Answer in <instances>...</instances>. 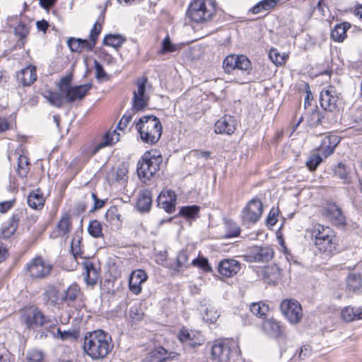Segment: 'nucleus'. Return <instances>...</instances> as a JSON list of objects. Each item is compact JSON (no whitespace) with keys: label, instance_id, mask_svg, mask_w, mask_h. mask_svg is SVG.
<instances>
[{"label":"nucleus","instance_id":"nucleus-1","mask_svg":"<svg viewBox=\"0 0 362 362\" xmlns=\"http://www.w3.org/2000/svg\"><path fill=\"white\" fill-rule=\"evenodd\" d=\"M111 337L101 329L86 334L83 340V350L93 360L104 358L112 349Z\"/></svg>","mask_w":362,"mask_h":362},{"label":"nucleus","instance_id":"nucleus-2","mask_svg":"<svg viewBox=\"0 0 362 362\" xmlns=\"http://www.w3.org/2000/svg\"><path fill=\"white\" fill-rule=\"evenodd\" d=\"M136 129L141 141L147 144H156L162 134L163 127L160 119L153 115L143 116L136 123Z\"/></svg>","mask_w":362,"mask_h":362},{"label":"nucleus","instance_id":"nucleus-3","mask_svg":"<svg viewBox=\"0 0 362 362\" xmlns=\"http://www.w3.org/2000/svg\"><path fill=\"white\" fill-rule=\"evenodd\" d=\"M216 11V2L214 0H192L186 14L192 21L202 23L211 21Z\"/></svg>","mask_w":362,"mask_h":362},{"label":"nucleus","instance_id":"nucleus-4","mask_svg":"<svg viewBox=\"0 0 362 362\" xmlns=\"http://www.w3.org/2000/svg\"><path fill=\"white\" fill-rule=\"evenodd\" d=\"M163 158L158 151L151 149L145 152L137 163L139 178L144 182L149 180L159 170Z\"/></svg>","mask_w":362,"mask_h":362},{"label":"nucleus","instance_id":"nucleus-5","mask_svg":"<svg viewBox=\"0 0 362 362\" xmlns=\"http://www.w3.org/2000/svg\"><path fill=\"white\" fill-rule=\"evenodd\" d=\"M339 142L337 136L329 135L323 138L318 148L319 153L311 154L306 161V165L310 170H315L322 161V156L327 158L331 155Z\"/></svg>","mask_w":362,"mask_h":362},{"label":"nucleus","instance_id":"nucleus-6","mask_svg":"<svg viewBox=\"0 0 362 362\" xmlns=\"http://www.w3.org/2000/svg\"><path fill=\"white\" fill-rule=\"evenodd\" d=\"M317 248L322 252L332 253L337 250V240L329 227L317 225L314 232Z\"/></svg>","mask_w":362,"mask_h":362},{"label":"nucleus","instance_id":"nucleus-7","mask_svg":"<svg viewBox=\"0 0 362 362\" xmlns=\"http://www.w3.org/2000/svg\"><path fill=\"white\" fill-rule=\"evenodd\" d=\"M223 68L227 74L238 70L246 75H249L252 70L250 60L243 54L228 55L223 62Z\"/></svg>","mask_w":362,"mask_h":362},{"label":"nucleus","instance_id":"nucleus-8","mask_svg":"<svg viewBox=\"0 0 362 362\" xmlns=\"http://www.w3.org/2000/svg\"><path fill=\"white\" fill-rule=\"evenodd\" d=\"M45 315L35 306L25 308L21 313L20 320L21 323L29 329H37L44 322Z\"/></svg>","mask_w":362,"mask_h":362},{"label":"nucleus","instance_id":"nucleus-9","mask_svg":"<svg viewBox=\"0 0 362 362\" xmlns=\"http://www.w3.org/2000/svg\"><path fill=\"white\" fill-rule=\"evenodd\" d=\"M237 347L234 341H216L211 349V359L216 362H228L232 351Z\"/></svg>","mask_w":362,"mask_h":362},{"label":"nucleus","instance_id":"nucleus-10","mask_svg":"<svg viewBox=\"0 0 362 362\" xmlns=\"http://www.w3.org/2000/svg\"><path fill=\"white\" fill-rule=\"evenodd\" d=\"M280 309L291 324L296 325L303 317L302 307L298 301L293 299H285L280 305Z\"/></svg>","mask_w":362,"mask_h":362},{"label":"nucleus","instance_id":"nucleus-11","mask_svg":"<svg viewBox=\"0 0 362 362\" xmlns=\"http://www.w3.org/2000/svg\"><path fill=\"white\" fill-rule=\"evenodd\" d=\"M274 252L269 246H253L242 256L248 262H268L274 257Z\"/></svg>","mask_w":362,"mask_h":362},{"label":"nucleus","instance_id":"nucleus-12","mask_svg":"<svg viewBox=\"0 0 362 362\" xmlns=\"http://www.w3.org/2000/svg\"><path fill=\"white\" fill-rule=\"evenodd\" d=\"M52 269V265L41 257L33 259L26 266V270L33 279H42L47 276Z\"/></svg>","mask_w":362,"mask_h":362},{"label":"nucleus","instance_id":"nucleus-13","mask_svg":"<svg viewBox=\"0 0 362 362\" xmlns=\"http://www.w3.org/2000/svg\"><path fill=\"white\" fill-rule=\"evenodd\" d=\"M262 212V202L258 199H252L242 211V221L244 224L255 223L261 217Z\"/></svg>","mask_w":362,"mask_h":362},{"label":"nucleus","instance_id":"nucleus-14","mask_svg":"<svg viewBox=\"0 0 362 362\" xmlns=\"http://www.w3.org/2000/svg\"><path fill=\"white\" fill-rule=\"evenodd\" d=\"M148 79L146 77L139 78L136 81L137 90L134 91L133 105L134 110L140 111L148 105V97L145 95Z\"/></svg>","mask_w":362,"mask_h":362},{"label":"nucleus","instance_id":"nucleus-15","mask_svg":"<svg viewBox=\"0 0 362 362\" xmlns=\"http://www.w3.org/2000/svg\"><path fill=\"white\" fill-rule=\"evenodd\" d=\"M338 100V94L334 87L332 86L323 88L320 93V103L325 110L329 112L336 110Z\"/></svg>","mask_w":362,"mask_h":362},{"label":"nucleus","instance_id":"nucleus-16","mask_svg":"<svg viewBox=\"0 0 362 362\" xmlns=\"http://www.w3.org/2000/svg\"><path fill=\"white\" fill-rule=\"evenodd\" d=\"M148 276L144 270L137 269L131 274L129 279V290L138 295L141 291V284L147 280Z\"/></svg>","mask_w":362,"mask_h":362},{"label":"nucleus","instance_id":"nucleus-17","mask_svg":"<svg viewBox=\"0 0 362 362\" xmlns=\"http://www.w3.org/2000/svg\"><path fill=\"white\" fill-rule=\"evenodd\" d=\"M235 130V120L229 115H225L215 124L214 132L216 134H232Z\"/></svg>","mask_w":362,"mask_h":362},{"label":"nucleus","instance_id":"nucleus-18","mask_svg":"<svg viewBox=\"0 0 362 362\" xmlns=\"http://www.w3.org/2000/svg\"><path fill=\"white\" fill-rule=\"evenodd\" d=\"M91 88V83H86L66 88V93H64L66 101L67 103H72L76 100H81L83 98Z\"/></svg>","mask_w":362,"mask_h":362},{"label":"nucleus","instance_id":"nucleus-19","mask_svg":"<svg viewBox=\"0 0 362 362\" xmlns=\"http://www.w3.org/2000/svg\"><path fill=\"white\" fill-rule=\"evenodd\" d=\"M158 205L168 213L175 211L176 203L175 193L172 190L162 192L158 197Z\"/></svg>","mask_w":362,"mask_h":362},{"label":"nucleus","instance_id":"nucleus-20","mask_svg":"<svg viewBox=\"0 0 362 362\" xmlns=\"http://www.w3.org/2000/svg\"><path fill=\"white\" fill-rule=\"evenodd\" d=\"M240 269V264L233 259H226L220 262L218 272L222 276L230 277L236 274Z\"/></svg>","mask_w":362,"mask_h":362},{"label":"nucleus","instance_id":"nucleus-21","mask_svg":"<svg viewBox=\"0 0 362 362\" xmlns=\"http://www.w3.org/2000/svg\"><path fill=\"white\" fill-rule=\"evenodd\" d=\"M175 355V352H168L163 347L159 346L152 350L143 362H163L169 358H174Z\"/></svg>","mask_w":362,"mask_h":362},{"label":"nucleus","instance_id":"nucleus-22","mask_svg":"<svg viewBox=\"0 0 362 362\" xmlns=\"http://www.w3.org/2000/svg\"><path fill=\"white\" fill-rule=\"evenodd\" d=\"M43 321L44 322L40 327H42L44 331L38 333L39 338L45 339L50 335L54 339L56 337L57 329L58 328L57 327L58 324L57 318L45 315Z\"/></svg>","mask_w":362,"mask_h":362},{"label":"nucleus","instance_id":"nucleus-23","mask_svg":"<svg viewBox=\"0 0 362 362\" xmlns=\"http://www.w3.org/2000/svg\"><path fill=\"white\" fill-rule=\"evenodd\" d=\"M16 77L23 86H30L37 78L35 67L28 66L23 69L17 74Z\"/></svg>","mask_w":362,"mask_h":362},{"label":"nucleus","instance_id":"nucleus-24","mask_svg":"<svg viewBox=\"0 0 362 362\" xmlns=\"http://www.w3.org/2000/svg\"><path fill=\"white\" fill-rule=\"evenodd\" d=\"M43 300L47 305L56 306L62 302V294L56 287L49 286L43 293Z\"/></svg>","mask_w":362,"mask_h":362},{"label":"nucleus","instance_id":"nucleus-25","mask_svg":"<svg viewBox=\"0 0 362 362\" xmlns=\"http://www.w3.org/2000/svg\"><path fill=\"white\" fill-rule=\"evenodd\" d=\"M263 331L269 336L279 338L282 335V329L279 322L274 318L264 320L262 323Z\"/></svg>","mask_w":362,"mask_h":362},{"label":"nucleus","instance_id":"nucleus-26","mask_svg":"<svg viewBox=\"0 0 362 362\" xmlns=\"http://www.w3.org/2000/svg\"><path fill=\"white\" fill-rule=\"evenodd\" d=\"M119 141V134L116 132V130L110 131L105 133V134L103 136L101 141H100L94 147L92 154L94 155L98 153L100 149L106 147L112 146L113 144Z\"/></svg>","mask_w":362,"mask_h":362},{"label":"nucleus","instance_id":"nucleus-27","mask_svg":"<svg viewBox=\"0 0 362 362\" xmlns=\"http://www.w3.org/2000/svg\"><path fill=\"white\" fill-rule=\"evenodd\" d=\"M45 98L53 106L56 107H61L63 106L66 101V96L64 93L52 92L50 90L45 92L43 94Z\"/></svg>","mask_w":362,"mask_h":362},{"label":"nucleus","instance_id":"nucleus-28","mask_svg":"<svg viewBox=\"0 0 362 362\" xmlns=\"http://www.w3.org/2000/svg\"><path fill=\"white\" fill-rule=\"evenodd\" d=\"M20 221L19 214H14L10 218L8 226L4 227L1 232V238L6 239L13 235L18 226Z\"/></svg>","mask_w":362,"mask_h":362},{"label":"nucleus","instance_id":"nucleus-29","mask_svg":"<svg viewBox=\"0 0 362 362\" xmlns=\"http://www.w3.org/2000/svg\"><path fill=\"white\" fill-rule=\"evenodd\" d=\"M28 204L31 208L37 210L43 207L45 198L40 189H37L30 193L28 197Z\"/></svg>","mask_w":362,"mask_h":362},{"label":"nucleus","instance_id":"nucleus-30","mask_svg":"<svg viewBox=\"0 0 362 362\" xmlns=\"http://www.w3.org/2000/svg\"><path fill=\"white\" fill-rule=\"evenodd\" d=\"M83 265L85 270L84 279L86 284L91 286L95 285L97 283L99 276L97 269L91 262L88 261H86Z\"/></svg>","mask_w":362,"mask_h":362},{"label":"nucleus","instance_id":"nucleus-31","mask_svg":"<svg viewBox=\"0 0 362 362\" xmlns=\"http://www.w3.org/2000/svg\"><path fill=\"white\" fill-rule=\"evenodd\" d=\"M341 315L344 321L351 322L362 319V310L360 308L347 306L342 310Z\"/></svg>","mask_w":362,"mask_h":362},{"label":"nucleus","instance_id":"nucleus-32","mask_svg":"<svg viewBox=\"0 0 362 362\" xmlns=\"http://www.w3.org/2000/svg\"><path fill=\"white\" fill-rule=\"evenodd\" d=\"M350 28L349 23H342L334 26L331 32V37L334 41L342 42L346 37V31Z\"/></svg>","mask_w":362,"mask_h":362},{"label":"nucleus","instance_id":"nucleus-33","mask_svg":"<svg viewBox=\"0 0 362 362\" xmlns=\"http://www.w3.org/2000/svg\"><path fill=\"white\" fill-rule=\"evenodd\" d=\"M152 204L151 194L149 191L142 192L137 201V209L141 212L148 211Z\"/></svg>","mask_w":362,"mask_h":362},{"label":"nucleus","instance_id":"nucleus-34","mask_svg":"<svg viewBox=\"0 0 362 362\" xmlns=\"http://www.w3.org/2000/svg\"><path fill=\"white\" fill-rule=\"evenodd\" d=\"M346 286L349 291H358L362 288V274H350L346 279Z\"/></svg>","mask_w":362,"mask_h":362},{"label":"nucleus","instance_id":"nucleus-35","mask_svg":"<svg viewBox=\"0 0 362 362\" xmlns=\"http://www.w3.org/2000/svg\"><path fill=\"white\" fill-rule=\"evenodd\" d=\"M327 214L336 224L343 225L345 223V217L337 205L332 204L329 206L327 209Z\"/></svg>","mask_w":362,"mask_h":362},{"label":"nucleus","instance_id":"nucleus-36","mask_svg":"<svg viewBox=\"0 0 362 362\" xmlns=\"http://www.w3.org/2000/svg\"><path fill=\"white\" fill-rule=\"evenodd\" d=\"M279 0H262L255 5L251 9L250 11L254 14L261 13L262 12L269 11L270 9L273 8L276 3Z\"/></svg>","mask_w":362,"mask_h":362},{"label":"nucleus","instance_id":"nucleus-37","mask_svg":"<svg viewBox=\"0 0 362 362\" xmlns=\"http://www.w3.org/2000/svg\"><path fill=\"white\" fill-rule=\"evenodd\" d=\"M80 293V288L77 284L70 285L62 294V302L69 303L74 301Z\"/></svg>","mask_w":362,"mask_h":362},{"label":"nucleus","instance_id":"nucleus-38","mask_svg":"<svg viewBox=\"0 0 362 362\" xmlns=\"http://www.w3.org/2000/svg\"><path fill=\"white\" fill-rule=\"evenodd\" d=\"M125 42V38L120 35L109 34L103 39V44L115 48L120 47Z\"/></svg>","mask_w":362,"mask_h":362},{"label":"nucleus","instance_id":"nucleus-39","mask_svg":"<svg viewBox=\"0 0 362 362\" xmlns=\"http://www.w3.org/2000/svg\"><path fill=\"white\" fill-rule=\"evenodd\" d=\"M30 170L28 158L25 156L20 155L18 158L17 174L19 177L24 178Z\"/></svg>","mask_w":362,"mask_h":362},{"label":"nucleus","instance_id":"nucleus-40","mask_svg":"<svg viewBox=\"0 0 362 362\" xmlns=\"http://www.w3.org/2000/svg\"><path fill=\"white\" fill-rule=\"evenodd\" d=\"M59 235L61 236L66 235L71 230L70 216L69 214H64L57 225Z\"/></svg>","mask_w":362,"mask_h":362},{"label":"nucleus","instance_id":"nucleus-41","mask_svg":"<svg viewBox=\"0 0 362 362\" xmlns=\"http://www.w3.org/2000/svg\"><path fill=\"white\" fill-rule=\"evenodd\" d=\"M251 313L259 317H264L269 311V306L263 302L252 303L250 305Z\"/></svg>","mask_w":362,"mask_h":362},{"label":"nucleus","instance_id":"nucleus-42","mask_svg":"<svg viewBox=\"0 0 362 362\" xmlns=\"http://www.w3.org/2000/svg\"><path fill=\"white\" fill-rule=\"evenodd\" d=\"M29 32V26L23 22H19L14 28L15 35L19 38V40L21 41L22 45H24L25 39L28 36Z\"/></svg>","mask_w":362,"mask_h":362},{"label":"nucleus","instance_id":"nucleus-43","mask_svg":"<svg viewBox=\"0 0 362 362\" xmlns=\"http://www.w3.org/2000/svg\"><path fill=\"white\" fill-rule=\"evenodd\" d=\"M201 312L203 314V320L207 322H214L219 317V314L214 308H205L202 306Z\"/></svg>","mask_w":362,"mask_h":362},{"label":"nucleus","instance_id":"nucleus-44","mask_svg":"<svg viewBox=\"0 0 362 362\" xmlns=\"http://www.w3.org/2000/svg\"><path fill=\"white\" fill-rule=\"evenodd\" d=\"M199 209V206L196 205L182 206L180 209V214L187 218H194L197 216Z\"/></svg>","mask_w":362,"mask_h":362},{"label":"nucleus","instance_id":"nucleus-45","mask_svg":"<svg viewBox=\"0 0 362 362\" xmlns=\"http://www.w3.org/2000/svg\"><path fill=\"white\" fill-rule=\"evenodd\" d=\"M89 234L95 238L103 236L102 226L97 220L91 221L88 227Z\"/></svg>","mask_w":362,"mask_h":362},{"label":"nucleus","instance_id":"nucleus-46","mask_svg":"<svg viewBox=\"0 0 362 362\" xmlns=\"http://www.w3.org/2000/svg\"><path fill=\"white\" fill-rule=\"evenodd\" d=\"M77 338L78 334L75 330L62 331L59 328H57L56 332V337L54 339L65 341L69 339H76Z\"/></svg>","mask_w":362,"mask_h":362},{"label":"nucleus","instance_id":"nucleus-47","mask_svg":"<svg viewBox=\"0 0 362 362\" xmlns=\"http://www.w3.org/2000/svg\"><path fill=\"white\" fill-rule=\"evenodd\" d=\"M121 214L118 211V209L116 206L110 207L105 214V218L107 221L112 224H118L121 222L120 220Z\"/></svg>","mask_w":362,"mask_h":362},{"label":"nucleus","instance_id":"nucleus-48","mask_svg":"<svg viewBox=\"0 0 362 362\" xmlns=\"http://www.w3.org/2000/svg\"><path fill=\"white\" fill-rule=\"evenodd\" d=\"M129 316L132 323L141 321L144 317V313L141 308L137 305H133L129 311Z\"/></svg>","mask_w":362,"mask_h":362},{"label":"nucleus","instance_id":"nucleus-49","mask_svg":"<svg viewBox=\"0 0 362 362\" xmlns=\"http://www.w3.org/2000/svg\"><path fill=\"white\" fill-rule=\"evenodd\" d=\"M67 45L71 50V52L78 53L82 52L81 38L70 37L67 40Z\"/></svg>","mask_w":362,"mask_h":362},{"label":"nucleus","instance_id":"nucleus-50","mask_svg":"<svg viewBox=\"0 0 362 362\" xmlns=\"http://www.w3.org/2000/svg\"><path fill=\"white\" fill-rule=\"evenodd\" d=\"M178 47L176 45L173 44L170 42V38L168 37L163 41L160 53L173 52L176 51Z\"/></svg>","mask_w":362,"mask_h":362},{"label":"nucleus","instance_id":"nucleus-51","mask_svg":"<svg viewBox=\"0 0 362 362\" xmlns=\"http://www.w3.org/2000/svg\"><path fill=\"white\" fill-rule=\"evenodd\" d=\"M334 174L338 177L344 180V182H348V173L345 168V165L339 163L334 170Z\"/></svg>","mask_w":362,"mask_h":362},{"label":"nucleus","instance_id":"nucleus-52","mask_svg":"<svg viewBox=\"0 0 362 362\" xmlns=\"http://www.w3.org/2000/svg\"><path fill=\"white\" fill-rule=\"evenodd\" d=\"M195 333L193 332H189V330L182 328L178 335V339L185 345L187 343V341L192 337L193 334Z\"/></svg>","mask_w":362,"mask_h":362},{"label":"nucleus","instance_id":"nucleus-53","mask_svg":"<svg viewBox=\"0 0 362 362\" xmlns=\"http://www.w3.org/2000/svg\"><path fill=\"white\" fill-rule=\"evenodd\" d=\"M271 60L276 64H282L285 62V57L281 56L276 49H271L269 54Z\"/></svg>","mask_w":362,"mask_h":362},{"label":"nucleus","instance_id":"nucleus-54","mask_svg":"<svg viewBox=\"0 0 362 362\" xmlns=\"http://www.w3.org/2000/svg\"><path fill=\"white\" fill-rule=\"evenodd\" d=\"M102 30V25L98 22H95L93 27L90 30L89 38L93 40L95 43L98 35H100Z\"/></svg>","mask_w":362,"mask_h":362},{"label":"nucleus","instance_id":"nucleus-55","mask_svg":"<svg viewBox=\"0 0 362 362\" xmlns=\"http://www.w3.org/2000/svg\"><path fill=\"white\" fill-rule=\"evenodd\" d=\"M95 69V77L98 80L103 79L107 77L103 66L96 60L94 61Z\"/></svg>","mask_w":362,"mask_h":362},{"label":"nucleus","instance_id":"nucleus-56","mask_svg":"<svg viewBox=\"0 0 362 362\" xmlns=\"http://www.w3.org/2000/svg\"><path fill=\"white\" fill-rule=\"evenodd\" d=\"M192 264L194 266L198 267L199 268H202L205 271L211 270V267L209 265L208 260L204 258L194 259L192 260Z\"/></svg>","mask_w":362,"mask_h":362},{"label":"nucleus","instance_id":"nucleus-57","mask_svg":"<svg viewBox=\"0 0 362 362\" xmlns=\"http://www.w3.org/2000/svg\"><path fill=\"white\" fill-rule=\"evenodd\" d=\"M127 170L123 166L117 168L115 175L116 180L118 182H124L127 181Z\"/></svg>","mask_w":362,"mask_h":362},{"label":"nucleus","instance_id":"nucleus-58","mask_svg":"<svg viewBox=\"0 0 362 362\" xmlns=\"http://www.w3.org/2000/svg\"><path fill=\"white\" fill-rule=\"evenodd\" d=\"M28 358L30 362H41L43 359V354L38 350H33L29 352Z\"/></svg>","mask_w":362,"mask_h":362},{"label":"nucleus","instance_id":"nucleus-59","mask_svg":"<svg viewBox=\"0 0 362 362\" xmlns=\"http://www.w3.org/2000/svg\"><path fill=\"white\" fill-rule=\"evenodd\" d=\"M188 261V255L185 251H180L177 256V265L178 268L186 266Z\"/></svg>","mask_w":362,"mask_h":362},{"label":"nucleus","instance_id":"nucleus-60","mask_svg":"<svg viewBox=\"0 0 362 362\" xmlns=\"http://www.w3.org/2000/svg\"><path fill=\"white\" fill-rule=\"evenodd\" d=\"M203 339L200 335L193 334L192 337L187 341L185 346L191 348H195L197 346H200L202 344Z\"/></svg>","mask_w":362,"mask_h":362},{"label":"nucleus","instance_id":"nucleus-61","mask_svg":"<svg viewBox=\"0 0 362 362\" xmlns=\"http://www.w3.org/2000/svg\"><path fill=\"white\" fill-rule=\"evenodd\" d=\"M15 199L0 202V214H4L13 208Z\"/></svg>","mask_w":362,"mask_h":362},{"label":"nucleus","instance_id":"nucleus-62","mask_svg":"<svg viewBox=\"0 0 362 362\" xmlns=\"http://www.w3.org/2000/svg\"><path fill=\"white\" fill-rule=\"evenodd\" d=\"M277 215H278V209L272 208L270 210L268 217L267 218V225L274 226L276 224V223L277 222V218H276Z\"/></svg>","mask_w":362,"mask_h":362},{"label":"nucleus","instance_id":"nucleus-63","mask_svg":"<svg viewBox=\"0 0 362 362\" xmlns=\"http://www.w3.org/2000/svg\"><path fill=\"white\" fill-rule=\"evenodd\" d=\"M132 117L131 115H124L117 124V128L120 130H124L132 121Z\"/></svg>","mask_w":362,"mask_h":362},{"label":"nucleus","instance_id":"nucleus-64","mask_svg":"<svg viewBox=\"0 0 362 362\" xmlns=\"http://www.w3.org/2000/svg\"><path fill=\"white\" fill-rule=\"evenodd\" d=\"M240 228L237 225H234L231 228H228L225 237L227 238L238 237L240 235Z\"/></svg>","mask_w":362,"mask_h":362}]
</instances>
